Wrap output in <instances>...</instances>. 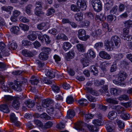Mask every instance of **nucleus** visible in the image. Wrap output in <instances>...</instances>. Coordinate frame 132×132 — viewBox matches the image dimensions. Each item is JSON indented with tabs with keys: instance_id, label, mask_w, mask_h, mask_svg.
<instances>
[{
	"instance_id": "nucleus-35",
	"label": "nucleus",
	"mask_w": 132,
	"mask_h": 132,
	"mask_svg": "<svg viewBox=\"0 0 132 132\" xmlns=\"http://www.w3.org/2000/svg\"><path fill=\"white\" fill-rule=\"evenodd\" d=\"M51 87L53 91L55 93H57L60 91V87L56 85H53Z\"/></svg>"
},
{
	"instance_id": "nucleus-3",
	"label": "nucleus",
	"mask_w": 132,
	"mask_h": 132,
	"mask_svg": "<svg viewBox=\"0 0 132 132\" xmlns=\"http://www.w3.org/2000/svg\"><path fill=\"white\" fill-rule=\"evenodd\" d=\"M91 4L94 10L96 12H99L102 10V5L100 0H91Z\"/></svg>"
},
{
	"instance_id": "nucleus-4",
	"label": "nucleus",
	"mask_w": 132,
	"mask_h": 132,
	"mask_svg": "<svg viewBox=\"0 0 132 132\" xmlns=\"http://www.w3.org/2000/svg\"><path fill=\"white\" fill-rule=\"evenodd\" d=\"M86 31L83 29L78 30V32L77 36L78 38L81 40L83 41H86L90 37V36L86 35Z\"/></svg>"
},
{
	"instance_id": "nucleus-27",
	"label": "nucleus",
	"mask_w": 132,
	"mask_h": 132,
	"mask_svg": "<svg viewBox=\"0 0 132 132\" xmlns=\"http://www.w3.org/2000/svg\"><path fill=\"white\" fill-rule=\"evenodd\" d=\"M45 73L46 76L51 79L55 77L54 72L53 71L46 70L45 72Z\"/></svg>"
},
{
	"instance_id": "nucleus-22",
	"label": "nucleus",
	"mask_w": 132,
	"mask_h": 132,
	"mask_svg": "<svg viewBox=\"0 0 132 132\" xmlns=\"http://www.w3.org/2000/svg\"><path fill=\"white\" fill-rule=\"evenodd\" d=\"M24 103L26 105L30 108H32L35 105L34 101L30 100L26 101Z\"/></svg>"
},
{
	"instance_id": "nucleus-20",
	"label": "nucleus",
	"mask_w": 132,
	"mask_h": 132,
	"mask_svg": "<svg viewBox=\"0 0 132 132\" xmlns=\"http://www.w3.org/2000/svg\"><path fill=\"white\" fill-rule=\"evenodd\" d=\"M120 117L122 119L126 120L129 119L130 115L128 113L126 112H123L121 113L120 115Z\"/></svg>"
},
{
	"instance_id": "nucleus-38",
	"label": "nucleus",
	"mask_w": 132,
	"mask_h": 132,
	"mask_svg": "<svg viewBox=\"0 0 132 132\" xmlns=\"http://www.w3.org/2000/svg\"><path fill=\"white\" fill-rule=\"evenodd\" d=\"M53 125V123L51 121H48L45 123L44 126H42V128L44 129L51 128Z\"/></svg>"
},
{
	"instance_id": "nucleus-21",
	"label": "nucleus",
	"mask_w": 132,
	"mask_h": 132,
	"mask_svg": "<svg viewBox=\"0 0 132 132\" xmlns=\"http://www.w3.org/2000/svg\"><path fill=\"white\" fill-rule=\"evenodd\" d=\"M88 58L85 57L82 58L81 61L84 67H86L89 65L90 62L88 60Z\"/></svg>"
},
{
	"instance_id": "nucleus-26",
	"label": "nucleus",
	"mask_w": 132,
	"mask_h": 132,
	"mask_svg": "<svg viewBox=\"0 0 132 132\" xmlns=\"http://www.w3.org/2000/svg\"><path fill=\"white\" fill-rule=\"evenodd\" d=\"M27 38L29 40L33 41L35 40L37 38V36L35 32H32V33L28 35Z\"/></svg>"
},
{
	"instance_id": "nucleus-8",
	"label": "nucleus",
	"mask_w": 132,
	"mask_h": 132,
	"mask_svg": "<svg viewBox=\"0 0 132 132\" xmlns=\"http://www.w3.org/2000/svg\"><path fill=\"white\" fill-rule=\"evenodd\" d=\"M111 40L113 42H114L115 45L117 47H119L120 43V38L117 36H112L111 38Z\"/></svg>"
},
{
	"instance_id": "nucleus-41",
	"label": "nucleus",
	"mask_w": 132,
	"mask_h": 132,
	"mask_svg": "<svg viewBox=\"0 0 132 132\" xmlns=\"http://www.w3.org/2000/svg\"><path fill=\"white\" fill-rule=\"evenodd\" d=\"M86 97L88 100L90 102H94L96 100V98L90 95L86 94Z\"/></svg>"
},
{
	"instance_id": "nucleus-10",
	"label": "nucleus",
	"mask_w": 132,
	"mask_h": 132,
	"mask_svg": "<svg viewBox=\"0 0 132 132\" xmlns=\"http://www.w3.org/2000/svg\"><path fill=\"white\" fill-rule=\"evenodd\" d=\"M118 75V80L120 82H122L126 78L127 75L125 72L123 71H120Z\"/></svg>"
},
{
	"instance_id": "nucleus-2",
	"label": "nucleus",
	"mask_w": 132,
	"mask_h": 132,
	"mask_svg": "<svg viewBox=\"0 0 132 132\" xmlns=\"http://www.w3.org/2000/svg\"><path fill=\"white\" fill-rule=\"evenodd\" d=\"M42 52L39 55V58L41 60H46L48 57V55L51 52V49L46 47H43L41 48Z\"/></svg>"
},
{
	"instance_id": "nucleus-34",
	"label": "nucleus",
	"mask_w": 132,
	"mask_h": 132,
	"mask_svg": "<svg viewBox=\"0 0 132 132\" xmlns=\"http://www.w3.org/2000/svg\"><path fill=\"white\" fill-rule=\"evenodd\" d=\"M13 7L10 6H4L1 7L2 10L3 11H6V12H8L11 11L13 9Z\"/></svg>"
},
{
	"instance_id": "nucleus-61",
	"label": "nucleus",
	"mask_w": 132,
	"mask_h": 132,
	"mask_svg": "<svg viewBox=\"0 0 132 132\" xmlns=\"http://www.w3.org/2000/svg\"><path fill=\"white\" fill-rule=\"evenodd\" d=\"M129 99V97L126 95H122L119 98V100L120 101H122L123 100H128Z\"/></svg>"
},
{
	"instance_id": "nucleus-63",
	"label": "nucleus",
	"mask_w": 132,
	"mask_h": 132,
	"mask_svg": "<svg viewBox=\"0 0 132 132\" xmlns=\"http://www.w3.org/2000/svg\"><path fill=\"white\" fill-rule=\"evenodd\" d=\"M94 115L90 113L87 114L85 115V118L86 121L88 122V120L92 118Z\"/></svg>"
},
{
	"instance_id": "nucleus-24",
	"label": "nucleus",
	"mask_w": 132,
	"mask_h": 132,
	"mask_svg": "<svg viewBox=\"0 0 132 132\" xmlns=\"http://www.w3.org/2000/svg\"><path fill=\"white\" fill-rule=\"evenodd\" d=\"M75 115V113L73 110H69L67 113V117L68 118H71L73 117Z\"/></svg>"
},
{
	"instance_id": "nucleus-54",
	"label": "nucleus",
	"mask_w": 132,
	"mask_h": 132,
	"mask_svg": "<svg viewBox=\"0 0 132 132\" xmlns=\"http://www.w3.org/2000/svg\"><path fill=\"white\" fill-rule=\"evenodd\" d=\"M74 101L73 97L71 96H68L66 99V102L68 104H72Z\"/></svg>"
},
{
	"instance_id": "nucleus-31",
	"label": "nucleus",
	"mask_w": 132,
	"mask_h": 132,
	"mask_svg": "<svg viewBox=\"0 0 132 132\" xmlns=\"http://www.w3.org/2000/svg\"><path fill=\"white\" fill-rule=\"evenodd\" d=\"M110 91L112 94L114 95H117L121 93V91L120 90L114 88H111L110 89Z\"/></svg>"
},
{
	"instance_id": "nucleus-39",
	"label": "nucleus",
	"mask_w": 132,
	"mask_h": 132,
	"mask_svg": "<svg viewBox=\"0 0 132 132\" xmlns=\"http://www.w3.org/2000/svg\"><path fill=\"white\" fill-rule=\"evenodd\" d=\"M125 26L128 28L132 26V21L131 20H129L125 21L123 22Z\"/></svg>"
},
{
	"instance_id": "nucleus-37",
	"label": "nucleus",
	"mask_w": 132,
	"mask_h": 132,
	"mask_svg": "<svg viewBox=\"0 0 132 132\" xmlns=\"http://www.w3.org/2000/svg\"><path fill=\"white\" fill-rule=\"evenodd\" d=\"M75 56V52L73 50H71L69 52L66 56L69 59H72Z\"/></svg>"
},
{
	"instance_id": "nucleus-15",
	"label": "nucleus",
	"mask_w": 132,
	"mask_h": 132,
	"mask_svg": "<svg viewBox=\"0 0 132 132\" xmlns=\"http://www.w3.org/2000/svg\"><path fill=\"white\" fill-rule=\"evenodd\" d=\"M0 110L5 113H8L10 112V110L8 105L5 104L0 105Z\"/></svg>"
},
{
	"instance_id": "nucleus-25",
	"label": "nucleus",
	"mask_w": 132,
	"mask_h": 132,
	"mask_svg": "<svg viewBox=\"0 0 132 132\" xmlns=\"http://www.w3.org/2000/svg\"><path fill=\"white\" fill-rule=\"evenodd\" d=\"M77 102L80 106H85L87 105L88 101L87 100L82 98L78 100Z\"/></svg>"
},
{
	"instance_id": "nucleus-12",
	"label": "nucleus",
	"mask_w": 132,
	"mask_h": 132,
	"mask_svg": "<svg viewBox=\"0 0 132 132\" xmlns=\"http://www.w3.org/2000/svg\"><path fill=\"white\" fill-rule=\"evenodd\" d=\"M99 56L102 58L107 60L110 59L111 57L110 55L104 51H102L99 53Z\"/></svg>"
},
{
	"instance_id": "nucleus-23",
	"label": "nucleus",
	"mask_w": 132,
	"mask_h": 132,
	"mask_svg": "<svg viewBox=\"0 0 132 132\" xmlns=\"http://www.w3.org/2000/svg\"><path fill=\"white\" fill-rule=\"evenodd\" d=\"M72 47V45L68 42H65L63 44V48L65 51H67L70 49Z\"/></svg>"
},
{
	"instance_id": "nucleus-50",
	"label": "nucleus",
	"mask_w": 132,
	"mask_h": 132,
	"mask_svg": "<svg viewBox=\"0 0 132 132\" xmlns=\"http://www.w3.org/2000/svg\"><path fill=\"white\" fill-rule=\"evenodd\" d=\"M117 68L116 62L113 63V64L112 65L110 69V71L111 72H113L115 71Z\"/></svg>"
},
{
	"instance_id": "nucleus-59",
	"label": "nucleus",
	"mask_w": 132,
	"mask_h": 132,
	"mask_svg": "<svg viewBox=\"0 0 132 132\" xmlns=\"http://www.w3.org/2000/svg\"><path fill=\"white\" fill-rule=\"evenodd\" d=\"M19 26L24 31L28 30L29 28V27L26 24H20Z\"/></svg>"
},
{
	"instance_id": "nucleus-19",
	"label": "nucleus",
	"mask_w": 132,
	"mask_h": 132,
	"mask_svg": "<svg viewBox=\"0 0 132 132\" xmlns=\"http://www.w3.org/2000/svg\"><path fill=\"white\" fill-rule=\"evenodd\" d=\"M85 89V90H87L88 92H90L91 94L93 95L96 96H98L99 95L98 93L96 90H93L91 88L89 87H86Z\"/></svg>"
},
{
	"instance_id": "nucleus-47",
	"label": "nucleus",
	"mask_w": 132,
	"mask_h": 132,
	"mask_svg": "<svg viewBox=\"0 0 132 132\" xmlns=\"http://www.w3.org/2000/svg\"><path fill=\"white\" fill-rule=\"evenodd\" d=\"M47 113L50 115L53 116L55 115L54 110L53 108H50L47 110Z\"/></svg>"
},
{
	"instance_id": "nucleus-56",
	"label": "nucleus",
	"mask_w": 132,
	"mask_h": 132,
	"mask_svg": "<svg viewBox=\"0 0 132 132\" xmlns=\"http://www.w3.org/2000/svg\"><path fill=\"white\" fill-rule=\"evenodd\" d=\"M107 18L108 21L109 22H111L113 20H115L116 18L115 16L113 15L112 14L108 15Z\"/></svg>"
},
{
	"instance_id": "nucleus-6",
	"label": "nucleus",
	"mask_w": 132,
	"mask_h": 132,
	"mask_svg": "<svg viewBox=\"0 0 132 132\" xmlns=\"http://www.w3.org/2000/svg\"><path fill=\"white\" fill-rule=\"evenodd\" d=\"M0 84H1V88L4 90L5 92L7 91L9 92V90H10L11 88L13 89L11 87L12 85H14L13 84H11L10 86V87L5 86L4 85V78L2 75L0 76Z\"/></svg>"
},
{
	"instance_id": "nucleus-42",
	"label": "nucleus",
	"mask_w": 132,
	"mask_h": 132,
	"mask_svg": "<svg viewBox=\"0 0 132 132\" xmlns=\"http://www.w3.org/2000/svg\"><path fill=\"white\" fill-rule=\"evenodd\" d=\"M17 45L16 43L13 42L9 45L8 48L10 50H14L17 48Z\"/></svg>"
},
{
	"instance_id": "nucleus-9",
	"label": "nucleus",
	"mask_w": 132,
	"mask_h": 132,
	"mask_svg": "<svg viewBox=\"0 0 132 132\" xmlns=\"http://www.w3.org/2000/svg\"><path fill=\"white\" fill-rule=\"evenodd\" d=\"M105 46L106 47V49L109 51L112 50L114 46L113 42L111 40L110 41L108 40L106 41L105 43Z\"/></svg>"
},
{
	"instance_id": "nucleus-48",
	"label": "nucleus",
	"mask_w": 132,
	"mask_h": 132,
	"mask_svg": "<svg viewBox=\"0 0 132 132\" xmlns=\"http://www.w3.org/2000/svg\"><path fill=\"white\" fill-rule=\"evenodd\" d=\"M44 38L46 43L47 44H49L51 42V40L49 36L46 34L44 35Z\"/></svg>"
},
{
	"instance_id": "nucleus-5",
	"label": "nucleus",
	"mask_w": 132,
	"mask_h": 132,
	"mask_svg": "<svg viewBox=\"0 0 132 132\" xmlns=\"http://www.w3.org/2000/svg\"><path fill=\"white\" fill-rule=\"evenodd\" d=\"M27 82V80L23 78L22 80V81H17L14 84V85H12L11 87L15 90H16L17 91L20 92L22 90L21 87L22 84L23 83H25Z\"/></svg>"
},
{
	"instance_id": "nucleus-36",
	"label": "nucleus",
	"mask_w": 132,
	"mask_h": 132,
	"mask_svg": "<svg viewBox=\"0 0 132 132\" xmlns=\"http://www.w3.org/2000/svg\"><path fill=\"white\" fill-rule=\"evenodd\" d=\"M95 19L96 20H99L100 21H103L106 19V17L104 15H101L99 16L98 15H96Z\"/></svg>"
},
{
	"instance_id": "nucleus-57",
	"label": "nucleus",
	"mask_w": 132,
	"mask_h": 132,
	"mask_svg": "<svg viewBox=\"0 0 132 132\" xmlns=\"http://www.w3.org/2000/svg\"><path fill=\"white\" fill-rule=\"evenodd\" d=\"M55 12V10L53 8H51L48 10L46 15L47 16L50 15L54 13Z\"/></svg>"
},
{
	"instance_id": "nucleus-40",
	"label": "nucleus",
	"mask_w": 132,
	"mask_h": 132,
	"mask_svg": "<svg viewBox=\"0 0 132 132\" xmlns=\"http://www.w3.org/2000/svg\"><path fill=\"white\" fill-rule=\"evenodd\" d=\"M4 98L6 102L8 104L10 101L13 99L14 98L10 95H6L4 96Z\"/></svg>"
},
{
	"instance_id": "nucleus-18",
	"label": "nucleus",
	"mask_w": 132,
	"mask_h": 132,
	"mask_svg": "<svg viewBox=\"0 0 132 132\" xmlns=\"http://www.w3.org/2000/svg\"><path fill=\"white\" fill-rule=\"evenodd\" d=\"M83 14L81 13L76 14L75 15V18L77 21H80L83 18Z\"/></svg>"
},
{
	"instance_id": "nucleus-29",
	"label": "nucleus",
	"mask_w": 132,
	"mask_h": 132,
	"mask_svg": "<svg viewBox=\"0 0 132 132\" xmlns=\"http://www.w3.org/2000/svg\"><path fill=\"white\" fill-rule=\"evenodd\" d=\"M12 106L15 109L18 110L20 107V103L19 101L17 100H14L12 103Z\"/></svg>"
},
{
	"instance_id": "nucleus-45",
	"label": "nucleus",
	"mask_w": 132,
	"mask_h": 132,
	"mask_svg": "<svg viewBox=\"0 0 132 132\" xmlns=\"http://www.w3.org/2000/svg\"><path fill=\"white\" fill-rule=\"evenodd\" d=\"M121 37L124 40L127 41H130L132 39V36L130 35H129L128 34L125 35V36H121Z\"/></svg>"
},
{
	"instance_id": "nucleus-7",
	"label": "nucleus",
	"mask_w": 132,
	"mask_h": 132,
	"mask_svg": "<svg viewBox=\"0 0 132 132\" xmlns=\"http://www.w3.org/2000/svg\"><path fill=\"white\" fill-rule=\"evenodd\" d=\"M105 123L107 132H116L115 130L112 128L113 125L111 121H108L105 122Z\"/></svg>"
},
{
	"instance_id": "nucleus-53",
	"label": "nucleus",
	"mask_w": 132,
	"mask_h": 132,
	"mask_svg": "<svg viewBox=\"0 0 132 132\" xmlns=\"http://www.w3.org/2000/svg\"><path fill=\"white\" fill-rule=\"evenodd\" d=\"M11 30L12 32L15 34L19 31V29L18 26H14L11 28Z\"/></svg>"
},
{
	"instance_id": "nucleus-11",
	"label": "nucleus",
	"mask_w": 132,
	"mask_h": 132,
	"mask_svg": "<svg viewBox=\"0 0 132 132\" xmlns=\"http://www.w3.org/2000/svg\"><path fill=\"white\" fill-rule=\"evenodd\" d=\"M50 27V26L48 24L45 23H42L38 24L37 26V28L39 30L44 29L46 30Z\"/></svg>"
},
{
	"instance_id": "nucleus-55",
	"label": "nucleus",
	"mask_w": 132,
	"mask_h": 132,
	"mask_svg": "<svg viewBox=\"0 0 132 132\" xmlns=\"http://www.w3.org/2000/svg\"><path fill=\"white\" fill-rule=\"evenodd\" d=\"M35 123L38 126L42 127V126H43V124L42 122L40 121L37 120L35 119L34 121Z\"/></svg>"
},
{
	"instance_id": "nucleus-44",
	"label": "nucleus",
	"mask_w": 132,
	"mask_h": 132,
	"mask_svg": "<svg viewBox=\"0 0 132 132\" xmlns=\"http://www.w3.org/2000/svg\"><path fill=\"white\" fill-rule=\"evenodd\" d=\"M87 55L88 56L92 58H94L95 57L94 52L91 49L88 50L87 53Z\"/></svg>"
},
{
	"instance_id": "nucleus-62",
	"label": "nucleus",
	"mask_w": 132,
	"mask_h": 132,
	"mask_svg": "<svg viewBox=\"0 0 132 132\" xmlns=\"http://www.w3.org/2000/svg\"><path fill=\"white\" fill-rule=\"evenodd\" d=\"M32 44L35 48H38L41 46L40 43L37 40L35 41Z\"/></svg>"
},
{
	"instance_id": "nucleus-58",
	"label": "nucleus",
	"mask_w": 132,
	"mask_h": 132,
	"mask_svg": "<svg viewBox=\"0 0 132 132\" xmlns=\"http://www.w3.org/2000/svg\"><path fill=\"white\" fill-rule=\"evenodd\" d=\"M117 123L119 127L120 128H123L124 127V123L122 121L119 120H116Z\"/></svg>"
},
{
	"instance_id": "nucleus-1",
	"label": "nucleus",
	"mask_w": 132,
	"mask_h": 132,
	"mask_svg": "<svg viewBox=\"0 0 132 132\" xmlns=\"http://www.w3.org/2000/svg\"><path fill=\"white\" fill-rule=\"evenodd\" d=\"M87 1L85 0H78L77 2V5L74 4L71 5L70 8L71 10L74 12H79L80 11V9L82 10H84L86 9L87 8Z\"/></svg>"
},
{
	"instance_id": "nucleus-49",
	"label": "nucleus",
	"mask_w": 132,
	"mask_h": 132,
	"mask_svg": "<svg viewBox=\"0 0 132 132\" xmlns=\"http://www.w3.org/2000/svg\"><path fill=\"white\" fill-rule=\"evenodd\" d=\"M106 100L108 102L114 104H117L118 103V102L115 100L111 98L106 99Z\"/></svg>"
},
{
	"instance_id": "nucleus-60",
	"label": "nucleus",
	"mask_w": 132,
	"mask_h": 132,
	"mask_svg": "<svg viewBox=\"0 0 132 132\" xmlns=\"http://www.w3.org/2000/svg\"><path fill=\"white\" fill-rule=\"evenodd\" d=\"M36 8L35 9H42V7L41 3L39 2H37L35 4Z\"/></svg>"
},
{
	"instance_id": "nucleus-14",
	"label": "nucleus",
	"mask_w": 132,
	"mask_h": 132,
	"mask_svg": "<svg viewBox=\"0 0 132 132\" xmlns=\"http://www.w3.org/2000/svg\"><path fill=\"white\" fill-rule=\"evenodd\" d=\"M29 82L32 85H37L39 82L38 78L37 77L33 76L30 79Z\"/></svg>"
},
{
	"instance_id": "nucleus-16",
	"label": "nucleus",
	"mask_w": 132,
	"mask_h": 132,
	"mask_svg": "<svg viewBox=\"0 0 132 132\" xmlns=\"http://www.w3.org/2000/svg\"><path fill=\"white\" fill-rule=\"evenodd\" d=\"M22 53L23 55L26 57H32L34 54L33 53L27 50H24L22 51Z\"/></svg>"
},
{
	"instance_id": "nucleus-33",
	"label": "nucleus",
	"mask_w": 132,
	"mask_h": 132,
	"mask_svg": "<svg viewBox=\"0 0 132 132\" xmlns=\"http://www.w3.org/2000/svg\"><path fill=\"white\" fill-rule=\"evenodd\" d=\"M42 9H35V13L37 16H39L44 15V13L42 11Z\"/></svg>"
},
{
	"instance_id": "nucleus-17",
	"label": "nucleus",
	"mask_w": 132,
	"mask_h": 132,
	"mask_svg": "<svg viewBox=\"0 0 132 132\" xmlns=\"http://www.w3.org/2000/svg\"><path fill=\"white\" fill-rule=\"evenodd\" d=\"M90 71L93 73V74L95 76H97L98 72L97 69L94 65L91 66L90 68Z\"/></svg>"
},
{
	"instance_id": "nucleus-64",
	"label": "nucleus",
	"mask_w": 132,
	"mask_h": 132,
	"mask_svg": "<svg viewBox=\"0 0 132 132\" xmlns=\"http://www.w3.org/2000/svg\"><path fill=\"white\" fill-rule=\"evenodd\" d=\"M125 9V5L124 4L120 3L119 6L118 11L119 12L123 11Z\"/></svg>"
},
{
	"instance_id": "nucleus-46",
	"label": "nucleus",
	"mask_w": 132,
	"mask_h": 132,
	"mask_svg": "<svg viewBox=\"0 0 132 132\" xmlns=\"http://www.w3.org/2000/svg\"><path fill=\"white\" fill-rule=\"evenodd\" d=\"M10 120L12 122L14 123L17 120V118L16 117L15 114L12 113L10 115Z\"/></svg>"
},
{
	"instance_id": "nucleus-51",
	"label": "nucleus",
	"mask_w": 132,
	"mask_h": 132,
	"mask_svg": "<svg viewBox=\"0 0 132 132\" xmlns=\"http://www.w3.org/2000/svg\"><path fill=\"white\" fill-rule=\"evenodd\" d=\"M123 55L122 53L116 54L114 56V58L117 61L121 59L123 57Z\"/></svg>"
},
{
	"instance_id": "nucleus-13",
	"label": "nucleus",
	"mask_w": 132,
	"mask_h": 132,
	"mask_svg": "<svg viewBox=\"0 0 132 132\" xmlns=\"http://www.w3.org/2000/svg\"><path fill=\"white\" fill-rule=\"evenodd\" d=\"M52 102V100L51 99H47L44 100L42 102V106L44 108H47L51 105Z\"/></svg>"
},
{
	"instance_id": "nucleus-30",
	"label": "nucleus",
	"mask_w": 132,
	"mask_h": 132,
	"mask_svg": "<svg viewBox=\"0 0 132 132\" xmlns=\"http://www.w3.org/2000/svg\"><path fill=\"white\" fill-rule=\"evenodd\" d=\"M76 46L79 51L82 52H85V48L83 44H78L76 45Z\"/></svg>"
},
{
	"instance_id": "nucleus-32",
	"label": "nucleus",
	"mask_w": 132,
	"mask_h": 132,
	"mask_svg": "<svg viewBox=\"0 0 132 132\" xmlns=\"http://www.w3.org/2000/svg\"><path fill=\"white\" fill-rule=\"evenodd\" d=\"M32 7V5L29 4L25 8L26 12L29 15H31V10Z\"/></svg>"
},
{
	"instance_id": "nucleus-52",
	"label": "nucleus",
	"mask_w": 132,
	"mask_h": 132,
	"mask_svg": "<svg viewBox=\"0 0 132 132\" xmlns=\"http://www.w3.org/2000/svg\"><path fill=\"white\" fill-rule=\"evenodd\" d=\"M40 118L42 119H44L46 120L50 119L51 118V117L45 113H43L42 114H40Z\"/></svg>"
},
{
	"instance_id": "nucleus-28",
	"label": "nucleus",
	"mask_w": 132,
	"mask_h": 132,
	"mask_svg": "<svg viewBox=\"0 0 132 132\" xmlns=\"http://www.w3.org/2000/svg\"><path fill=\"white\" fill-rule=\"evenodd\" d=\"M117 116V113L114 111H113L109 112L108 117L111 119H114Z\"/></svg>"
},
{
	"instance_id": "nucleus-43",
	"label": "nucleus",
	"mask_w": 132,
	"mask_h": 132,
	"mask_svg": "<svg viewBox=\"0 0 132 132\" xmlns=\"http://www.w3.org/2000/svg\"><path fill=\"white\" fill-rule=\"evenodd\" d=\"M84 123L82 122H80L79 123L77 126V129L81 131H84V129L83 128Z\"/></svg>"
}]
</instances>
